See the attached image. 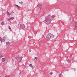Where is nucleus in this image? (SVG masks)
<instances>
[{
    "instance_id": "obj_1",
    "label": "nucleus",
    "mask_w": 77,
    "mask_h": 77,
    "mask_svg": "<svg viewBox=\"0 0 77 77\" xmlns=\"http://www.w3.org/2000/svg\"><path fill=\"white\" fill-rule=\"evenodd\" d=\"M52 20V18H51V15L49 14L47 17H46V20L45 23L47 24H49V23H51V21Z\"/></svg>"
},
{
    "instance_id": "obj_2",
    "label": "nucleus",
    "mask_w": 77,
    "mask_h": 77,
    "mask_svg": "<svg viewBox=\"0 0 77 77\" xmlns=\"http://www.w3.org/2000/svg\"><path fill=\"white\" fill-rule=\"evenodd\" d=\"M54 36V35L51 33L48 34L46 36V40H45V41H48L50 40V39L53 38Z\"/></svg>"
},
{
    "instance_id": "obj_3",
    "label": "nucleus",
    "mask_w": 77,
    "mask_h": 77,
    "mask_svg": "<svg viewBox=\"0 0 77 77\" xmlns=\"http://www.w3.org/2000/svg\"><path fill=\"white\" fill-rule=\"evenodd\" d=\"M20 28L21 29H24L25 27H26V26H25V25H24V24H22L21 25V26H20Z\"/></svg>"
},
{
    "instance_id": "obj_4",
    "label": "nucleus",
    "mask_w": 77,
    "mask_h": 77,
    "mask_svg": "<svg viewBox=\"0 0 77 77\" xmlns=\"http://www.w3.org/2000/svg\"><path fill=\"white\" fill-rule=\"evenodd\" d=\"M11 45V42H6V45L7 47H8V46H9V45Z\"/></svg>"
},
{
    "instance_id": "obj_5",
    "label": "nucleus",
    "mask_w": 77,
    "mask_h": 77,
    "mask_svg": "<svg viewBox=\"0 0 77 77\" xmlns=\"http://www.w3.org/2000/svg\"><path fill=\"white\" fill-rule=\"evenodd\" d=\"M6 38L5 37H4L2 39V42L3 41V42H5V40H6Z\"/></svg>"
},
{
    "instance_id": "obj_6",
    "label": "nucleus",
    "mask_w": 77,
    "mask_h": 77,
    "mask_svg": "<svg viewBox=\"0 0 77 77\" xmlns=\"http://www.w3.org/2000/svg\"><path fill=\"white\" fill-rule=\"evenodd\" d=\"M38 8H40V9L41 10L42 9V8L41 7H42V5L41 4H38Z\"/></svg>"
},
{
    "instance_id": "obj_7",
    "label": "nucleus",
    "mask_w": 77,
    "mask_h": 77,
    "mask_svg": "<svg viewBox=\"0 0 77 77\" xmlns=\"http://www.w3.org/2000/svg\"><path fill=\"white\" fill-rule=\"evenodd\" d=\"M21 60H22V57H20L19 58V60H18V62H20L21 61Z\"/></svg>"
},
{
    "instance_id": "obj_8",
    "label": "nucleus",
    "mask_w": 77,
    "mask_h": 77,
    "mask_svg": "<svg viewBox=\"0 0 77 77\" xmlns=\"http://www.w3.org/2000/svg\"><path fill=\"white\" fill-rule=\"evenodd\" d=\"M14 17H12L11 18H10L8 19V20L9 21H10V20H14Z\"/></svg>"
},
{
    "instance_id": "obj_9",
    "label": "nucleus",
    "mask_w": 77,
    "mask_h": 77,
    "mask_svg": "<svg viewBox=\"0 0 77 77\" xmlns=\"http://www.w3.org/2000/svg\"><path fill=\"white\" fill-rule=\"evenodd\" d=\"M75 29H77V23L75 22Z\"/></svg>"
},
{
    "instance_id": "obj_10",
    "label": "nucleus",
    "mask_w": 77,
    "mask_h": 77,
    "mask_svg": "<svg viewBox=\"0 0 77 77\" xmlns=\"http://www.w3.org/2000/svg\"><path fill=\"white\" fill-rule=\"evenodd\" d=\"M5 60H6V59L5 58H2V62H5Z\"/></svg>"
},
{
    "instance_id": "obj_11",
    "label": "nucleus",
    "mask_w": 77,
    "mask_h": 77,
    "mask_svg": "<svg viewBox=\"0 0 77 77\" xmlns=\"http://www.w3.org/2000/svg\"><path fill=\"white\" fill-rule=\"evenodd\" d=\"M7 13L8 15H11V13L8 12V11H7Z\"/></svg>"
},
{
    "instance_id": "obj_12",
    "label": "nucleus",
    "mask_w": 77,
    "mask_h": 77,
    "mask_svg": "<svg viewBox=\"0 0 77 77\" xmlns=\"http://www.w3.org/2000/svg\"><path fill=\"white\" fill-rule=\"evenodd\" d=\"M67 62H68V63H70V62H71V60H68Z\"/></svg>"
},
{
    "instance_id": "obj_13",
    "label": "nucleus",
    "mask_w": 77,
    "mask_h": 77,
    "mask_svg": "<svg viewBox=\"0 0 77 77\" xmlns=\"http://www.w3.org/2000/svg\"><path fill=\"white\" fill-rule=\"evenodd\" d=\"M29 66H30V67H32V68H33V66H32V64H29Z\"/></svg>"
},
{
    "instance_id": "obj_14",
    "label": "nucleus",
    "mask_w": 77,
    "mask_h": 77,
    "mask_svg": "<svg viewBox=\"0 0 77 77\" xmlns=\"http://www.w3.org/2000/svg\"><path fill=\"white\" fill-rule=\"evenodd\" d=\"M1 25H5V22L3 21L1 23Z\"/></svg>"
},
{
    "instance_id": "obj_15",
    "label": "nucleus",
    "mask_w": 77,
    "mask_h": 77,
    "mask_svg": "<svg viewBox=\"0 0 77 77\" xmlns=\"http://www.w3.org/2000/svg\"><path fill=\"white\" fill-rule=\"evenodd\" d=\"M23 2H19V3L20 4H21V5H23Z\"/></svg>"
},
{
    "instance_id": "obj_16",
    "label": "nucleus",
    "mask_w": 77,
    "mask_h": 77,
    "mask_svg": "<svg viewBox=\"0 0 77 77\" xmlns=\"http://www.w3.org/2000/svg\"><path fill=\"white\" fill-rule=\"evenodd\" d=\"M15 6L17 7V8H20V7L17 5H16Z\"/></svg>"
},
{
    "instance_id": "obj_17",
    "label": "nucleus",
    "mask_w": 77,
    "mask_h": 77,
    "mask_svg": "<svg viewBox=\"0 0 77 77\" xmlns=\"http://www.w3.org/2000/svg\"><path fill=\"white\" fill-rule=\"evenodd\" d=\"M2 38H1V37H0V41H1V42H2Z\"/></svg>"
},
{
    "instance_id": "obj_18",
    "label": "nucleus",
    "mask_w": 77,
    "mask_h": 77,
    "mask_svg": "<svg viewBox=\"0 0 77 77\" xmlns=\"http://www.w3.org/2000/svg\"><path fill=\"white\" fill-rule=\"evenodd\" d=\"M8 27H9V29H10L11 30H12V29H11V28L10 26H9Z\"/></svg>"
},
{
    "instance_id": "obj_19",
    "label": "nucleus",
    "mask_w": 77,
    "mask_h": 77,
    "mask_svg": "<svg viewBox=\"0 0 77 77\" xmlns=\"http://www.w3.org/2000/svg\"><path fill=\"white\" fill-rule=\"evenodd\" d=\"M61 75H62V74H61V73L59 75V77H60L61 76Z\"/></svg>"
},
{
    "instance_id": "obj_20",
    "label": "nucleus",
    "mask_w": 77,
    "mask_h": 77,
    "mask_svg": "<svg viewBox=\"0 0 77 77\" xmlns=\"http://www.w3.org/2000/svg\"><path fill=\"white\" fill-rule=\"evenodd\" d=\"M35 60V59H36V60H37V59H38V58L36 57H35V58L34 59Z\"/></svg>"
},
{
    "instance_id": "obj_21",
    "label": "nucleus",
    "mask_w": 77,
    "mask_h": 77,
    "mask_svg": "<svg viewBox=\"0 0 77 77\" xmlns=\"http://www.w3.org/2000/svg\"><path fill=\"white\" fill-rule=\"evenodd\" d=\"M50 75H52V74H53V73L51 72V73H50Z\"/></svg>"
},
{
    "instance_id": "obj_22",
    "label": "nucleus",
    "mask_w": 77,
    "mask_h": 77,
    "mask_svg": "<svg viewBox=\"0 0 77 77\" xmlns=\"http://www.w3.org/2000/svg\"><path fill=\"white\" fill-rule=\"evenodd\" d=\"M72 18V17H71L70 18H69V20H71Z\"/></svg>"
},
{
    "instance_id": "obj_23",
    "label": "nucleus",
    "mask_w": 77,
    "mask_h": 77,
    "mask_svg": "<svg viewBox=\"0 0 77 77\" xmlns=\"http://www.w3.org/2000/svg\"><path fill=\"white\" fill-rule=\"evenodd\" d=\"M18 57H17V56H16V58H18Z\"/></svg>"
},
{
    "instance_id": "obj_24",
    "label": "nucleus",
    "mask_w": 77,
    "mask_h": 77,
    "mask_svg": "<svg viewBox=\"0 0 77 77\" xmlns=\"http://www.w3.org/2000/svg\"><path fill=\"white\" fill-rule=\"evenodd\" d=\"M12 60H13V61L14 62V59H12Z\"/></svg>"
},
{
    "instance_id": "obj_25",
    "label": "nucleus",
    "mask_w": 77,
    "mask_h": 77,
    "mask_svg": "<svg viewBox=\"0 0 77 77\" xmlns=\"http://www.w3.org/2000/svg\"><path fill=\"white\" fill-rule=\"evenodd\" d=\"M1 56V57H3V56Z\"/></svg>"
},
{
    "instance_id": "obj_26",
    "label": "nucleus",
    "mask_w": 77,
    "mask_h": 77,
    "mask_svg": "<svg viewBox=\"0 0 77 77\" xmlns=\"http://www.w3.org/2000/svg\"><path fill=\"white\" fill-rule=\"evenodd\" d=\"M0 58H2V57H1V56H0Z\"/></svg>"
},
{
    "instance_id": "obj_27",
    "label": "nucleus",
    "mask_w": 77,
    "mask_h": 77,
    "mask_svg": "<svg viewBox=\"0 0 77 77\" xmlns=\"http://www.w3.org/2000/svg\"><path fill=\"white\" fill-rule=\"evenodd\" d=\"M19 74H21V72H20Z\"/></svg>"
},
{
    "instance_id": "obj_28",
    "label": "nucleus",
    "mask_w": 77,
    "mask_h": 77,
    "mask_svg": "<svg viewBox=\"0 0 77 77\" xmlns=\"http://www.w3.org/2000/svg\"><path fill=\"white\" fill-rule=\"evenodd\" d=\"M13 13L14 14V12H13Z\"/></svg>"
},
{
    "instance_id": "obj_29",
    "label": "nucleus",
    "mask_w": 77,
    "mask_h": 77,
    "mask_svg": "<svg viewBox=\"0 0 77 77\" xmlns=\"http://www.w3.org/2000/svg\"><path fill=\"white\" fill-rule=\"evenodd\" d=\"M2 9H3V8H2Z\"/></svg>"
},
{
    "instance_id": "obj_30",
    "label": "nucleus",
    "mask_w": 77,
    "mask_h": 77,
    "mask_svg": "<svg viewBox=\"0 0 77 77\" xmlns=\"http://www.w3.org/2000/svg\"><path fill=\"white\" fill-rule=\"evenodd\" d=\"M2 9H3V8H2Z\"/></svg>"
},
{
    "instance_id": "obj_31",
    "label": "nucleus",
    "mask_w": 77,
    "mask_h": 77,
    "mask_svg": "<svg viewBox=\"0 0 77 77\" xmlns=\"http://www.w3.org/2000/svg\"><path fill=\"white\" fill-rule=\"evenodd\" d=\"M2 9H3V8H2Z\"/></svg>"
}]
</instances>
